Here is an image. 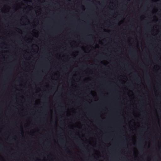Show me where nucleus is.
I'll return each mask as SVG.
<instances>
[{
	"label": "nucleus",
	"mask_w": 161,
	"mask_h": 161,
	"mask_svg": "<svg viewBox=\"0 0 161 161\" xmlns=\"http://www.w3.org/2000/svg\"><path fill=\"white\" fill-rule=\"evenodd\" d=\"M103 56L102 55H100L98 57V58L99 59V60H101L103 59Z\"/></svg>",
	"instance_id": "1"
}]
</instances>
